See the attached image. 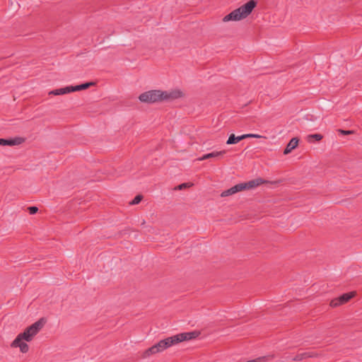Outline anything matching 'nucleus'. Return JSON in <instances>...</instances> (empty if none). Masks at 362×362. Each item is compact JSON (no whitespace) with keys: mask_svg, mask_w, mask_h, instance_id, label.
<instances>
[{"mask_svg":"<svg viewBox=\"0 0 362 362\" xmlns=\"http://www.w3.org/2000/svg\"><path fill=\"white\" fill-rule=\"evenodd\" d=\"M242 140H243V135L236 136L234 134H232L229 136V137L226 141V144H235Z\"/></svg>","mask_w":362,"mask_h":362,"instance_id":"4468645a","label":"nucleus"},{"mask_svg":"<svg viewBox=\"0 0 362 362\" xmlns=\"http://www.w3.org/2000/svg\"><path fill=\"white\" fill-rule=\"evenodd\" d=\"M316 354L311 352H303L298 354L296 356L292 358L293 361H300L305 358L315 357Z\"/></svg>","mask_w":362,"mask_h":362,"instance_id":"9d476101","label":"nucleus"},{"mask_svg":"<svg viewBox=\"0 0 362 362\" xmlns=\"http://www.w3.org/2000/svg\"><path fill=\"white\" fill-rule=\"evenodd\" d=\"M184 95L183 93L178 89L170 91H163L160 90H151L141 93L139 99L142 103H155L164 100L170 101Z\"/></svg>","mask_w":362,"mask_h":362,"instance_id":"f03ea898","label":"nucleus"},{"mask_svg":"<svg viewBox=\"0 0 362 362\" xmlns=\"http://www.w3.org/2000/svg\"><path fill=\"white\" fill-rule=\"evenodd\" d=\"M93 85H95V83H93V82H87V83H84L77 85L75 86H71V92L86 90Z\"/></svg>","mask_w":362,"mask_h":362,"instance_id":"ddd939ff","label":"nucleus"},{"mask_svg":"<svg viewBox=\"0 0 362 362\" xmlns=\"http://www.w3.org/2000/svg\"><path fill=\"white\" fill-rule=\"evenodd\" d=\"M299 139L296 137H294L290 140L288 144L286 145L284 154L287 155L290 153L294 148L298 146Z\"/></svg>","mask_w":362,"mask_h":362,"instance_id":"6e6552de","label":"nucleus"},{"mask_svg":"<svg viewBox=\"0 0 362 362\" xmlns=\"http://www.w3.org/2000/svg\"><path fill=\"white\" fill-rule=\"evenodd\" d=\"M199 332L194 331L190 332L180 333L159 341L157 344L145 350L141 357L146 358L152 355L160 353L171 346L177 344L182 341H188L197 338Z\"/></svg>","mask_w":362,"mask_h":362,"instance_id":"f257e3e1","label":"nucleus"},{"mask_svg":"<svg viewBox=\"0 0 362 362\" xmlns=\"http://www.w3.org/2000/svg\"><path fill=\"white\" fill-rule=\"evenodd\" d=\"M142 199L143 196L141 194H138L134 198V199L132 202H130L129 204L131 205L138 204L142 200Z\"/></svg>","mask_w":362,"mask_h":362,"instance_id":"6ab92c4d","label":"nucleus"},{"mask_svg":"<svg viewBox=\"0 0 362 362\" xmlns=\"http://www.w3.org/2000/svg\"><path fill=\"white\" fill-rule=\"evenodd\" d=\"M192 185H193V184L191 183V182H185V183H182V184L179 185L177 187H175V189L182 190V189H184L185 188L190 187Z\"/></svg>","mask_w":362,"mask_h":362,"instance_id":"a211bd4d","label":"nucleus"},{"mask_svg":"<svg viewBox=\"0 0 362 362\" xmlns=\"http://www.w3.org/2000/svg\"><path fill=\"white\" fill-rule=\"evenodd\" d=\"M27 210L28 211L29 214L31 215L35 214L38 211V208L37 206H29L28 207Z\"/></svg>","mask_w":362,"mask_h":362,"instance_id":"412c9836","label":"nucleus"},{"mask_svg":"<svg viewBox=\"0 0 362 362\" xmlns=\"http://www.w3.org/2000/svg\"><path fill=\"white\" fill-rule=\"evenodd\" d=\"M226 153V151L225 150L221 151H214V152H211L209 153L204 154L202 157L197 158V160H206L209 158H217L223 156Z\"/></svg>","mask_w":362,"mask_h":362,"instance_id":"1a4fd4ad","label":"nucleus"},{"mask_svg":"<svg viewBox=\"0 0 362 362\" xmlns=\"http://www.w3.org/2000/svg\"><path fill=\"white\" fill-rule=\"evenodd\" d=\"M323 138L322 135L320 134H310L308 136V141L312 142L313 139H315L317 141H319L322 140Z\"/></svg>","mask_w":362,"mask_h":362,"instance_id":"2eb2a0df","label":"nucleus"},{"mask_svg":"<svg viewBox=\"0 0 362 362\" xmlns=\"http://www.w3.org/2000/svg\"><path fill=\"white\" fill-rule=\"evenodd\" d=\"M21 0H10L11 8L12 11L19 10L21 5L20 1Z\"/></svg>","mask_w":362,"mask_h":362,"instance_id":"dca6fc26","label":"nucleus"},{"mask_svg":"<svg viewBox=\"0 0 362 362\" xmlns=\"http://www.w3.org/2000/svg\"><path fill=\"white\" fill-rule=\"evenodd\" d=\"M257 4V1L250 0L244 5L233 10L232 12L224 16L223 21H237L247 18L252 13V10L256 7Z\"/></svg>","mask_w":362,"mask_h":362,"instance_id":"7ed1b4c3","label":"nucleus"},{"mask_svg":"<svg viewBox=\"0 0 362 362\" xmlns=\"http://www.w3.org/2000/svg\"><path fill=\"white\" fill-rule=\"evenodd\" d=\"M235 192L234 191H233V188L230 187V189H226V190H224L221 194V196L222 197H228V196H230V195H232V194H234Z\"/></svg>","mask_w":362,"mask_h":362,"instance_id":"aec40b11","label":"nucleus"},{"mask_svg":"<svg viewBox=\"0 0 362 362\" xmlns=\"http://www.w3.org/2000/svg\"><path fill=\"white\" fill-rule=\"evenodd\" d=\"M71 93V86H66L64 88H61L51 90L49 93V95H59L66 94V93Z\"/></svg>","mask_w":362,"mask_h":362,"instance_id":"9b49d317","label":"nucleus"},{"mask_svg":"<svg viewBox=\"0 0 362 362\" xmlns=\"http://www.w3.org/2000/svg\"><path fill=\"white\" fill-rule=\"evenodd\" d=\"M29 349V346L24 342V353H26Z\"/></svg>","mask_w":362,"mask_h":362,"instance_id":"5701e85b","label":"nucleus"},{"mask_svg":"<svg viewBox=\"0 0 362 362\" xmlns=\"http://www.w3.org/2000/svg\"><path fill=\"white\" fill-rule=\"evenodd\" d=\"M243 139H247V138H256V139L265 138L264 136H263L262 135L256 134H243Z\"/></svg>","mask_w":362,"mask_h":362,"instance_id":"f3484780","label":"nucleus"},{"mask_svg":"<svg viewBox=\"0 0 362 362\" xmlns=\"http://www.w3.org/2000/svg\"><path fill=\"white\" fill-rule=\"evenodd\" d=\"M45 322L46 321L44 318H40L39 320L24 330V341H31L33 337L35 336L44 327Z\"/></svg>","mask_w":362,"mask_h":362,"instance_id":"39448f33","label":"nucleus"},{"mask_svg":"<svg viewBox=\"0 0 362 362\" xmlns=\"http://www.w3.org/2000/svg\"><path fill=\"white\" fill-rule=\"evenodd\" d=\"M267 181L262 179V178H256L252 180H250L246 182H241L235 185V186L232 187L233 191H234L235 194L243 190H250L252 189H255L258 186L267 183Z\"/></svg>","mask_w":362,"mask_h":362,"instance_id":"20e7f679","label":"nucleus"},{"mask_svg":"<svg viewBox=\"0 0 362 362\" xmlns=\"http://www.w3.org/2000/svg\"><path fill=\"white\" fill-rule=\"evenodd\" d=\"M355 295V291L344 293L339 297L332 299L329 303V305L332 308H336L344 305L349 302L352 298H354Z\"/></svg>","mask_w":362,"mask_h":362,"instance_id":"423d86ee","label":"nucleus"},{"mask_svg":"<svg viewBox=\"0 0 362 362\" xmlns=\"http://www.w3.org/2000/svg\"><path fill=\"white\" fill-rule=\"evenodd\" d=\"M338 132L341 135H349L354 134V131L351 130L338 129Z\"/></svg>","mask_w":362,"mask_h":362,"instance_id":"4be33fe9","label":"nucleus"},{"mask_svg":"<svg viewBox=\"0 0 362 362\" xmlns=\"http://www.w3.org/2000/svg\"><path fill=\"white\" fill-rule=\"evenodd\" d=\"M141 224H142V225L145 224V221H143V222H142V223H141Z\"/></svg>","mask_w":362,"mask_h":362,"instance_id":"b1692460","label":"nucleus"},{"mask_svg":"<svg viewBox=\"0 0 362 362\" xmlns=\"http://www.w3.org/2000/svg\"><path fill=\"white\" fill-rule=\"evenodd\" d=\"M11 347H19L21 352H23V332L18 334L16 339L11 343Z\"/></svg>","mask_w":362,"mask_h":362,"instance_id":"f8f14e48","label":"nucleus"},{"mask_svg":"<svg viewBox=\"0 0 362 362\" xmlns=\"http://www.w3.org/2000/svg\"><path fill=\"white\" fill-rule=\"evenodd\" d=\"M23 144V137L16 136L9 139H0L1 146H18Z\"/></svg>","mask_w":362,"mask_h":362,"instance_id":"0eeeda50","label":"nucleus"}]
</instances>
